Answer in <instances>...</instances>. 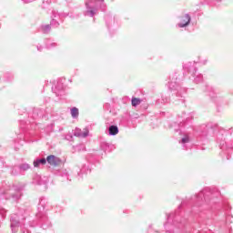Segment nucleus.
<instances>
[{
  "mask_svg": "<svg viewBox=\"0 0 233 233\" xmlns=\"http://www.w3.org/2000/svg\"><path fill=\"white\" fill-rule=\"evenodd\" d=\"M46 161L51 167H57L61 165V159L54 155H50L46 157Z\"/></svg>",
  "mask_w": 233,
  "mask_h": 233,
  "instance_id": "nucleus-1",
  "label": "nucleus"
},
{
  "mask_svg": "<svg viewBox=\"0 0 233 233\" xmlns=\"http://www.w3.org/2000/svg\"><path fill=\"white\" fill-rule=\"evenodd\" d=\"M189 24H190V15H185L180 17L178 26L180 28H184V26H188Z\"/></svg>",
  "mask_w": 233,
  "mask_h": 233,
  "instance_id": "nucleus-2",
  "label": "nucleus"
},
{
  "mask_svg": "<svg viewBox=\"0 0 233 233\" xmlns=\"http://www.w3.org/2000/svg\"><path fill=\"white\" fill-rule=\"evenodd\" d=\"M109 134L110 136H117V134H119V129L117 128V126H111L109 127Z\"/></svg>",
  "mask_w": 233,
  "mask_h": 233,
  "instance_id": "nucleus-3",
  "label": "nucleus"
},
{
  "mask_svg": "<svg viewBox=\"0 0 233 233\" xmlns=\"http://www.w3.org/2000/svg\"><path fill=\"white\" fill-rule=\"evenodd\" d=\"M33 165L35 168H38L39 165H46V159L42 158L39 160H35V161H34Z\"/></svg>",
  "mask_w": 233,
  "mask_h": 233,
  "instance_id": "nucleus-4",
  "label": "nucleus"
},
{
  "mask_svg": "<svg viewBox=\"0 0 233 233\" xmlns=\"http://www.w3.org/2000/svg\"><path fill=\"white\" fill-rule=\"evenodd\" d=\"M132 106H137V105H141V99L137 97H133L131 100Z\"/></svg>",
  "mask_w": 233,
  "mask_h": 233,
  "instance_id": "nucleus-5",
  "label": "nucleus"
},
{
  "mask_svg": "<svg viewBox=\"0 0 233 233\" xmlns=\"http://www.w3.org/2000/svg\"><path fill=\"white\" fill-rule=\"evenodd\" d=\"M71 116L72 117H77L79 116V109H77V107H73L71 109Z\"/></svg>",
  "mask_w": 233,
  "mask_h": 233,
  "instance_id": "nucleus-6",
  "label": "nucleus"
},
{
  "mask_svg": "<svg viewBox=\"0 0 233 233\" xmlns=\"http://www.w3.org/2000/svg\"><path fill=\"white\" fill-rule=\"evenodd\" d=\"M88 136V129H85V131L82 133L83 137H86Z\"/></svg>",
  "mask_w": 233,
  "mask_h": 233,
  "instance_id": "nucleus-7",
  "label": "nucleus"
},
{
  "mask_svg": "<svg viewBox=\"0 0 233 233\" xmlns=\"http://www.w3.org/2000/svg\"><path fill=\"white\" fill-rule=\"evenodd\" d=\"M182 143H188V137L182 138Z\"/></svg>",
  "mask_w": 233,
  "mask_h": 233,
  "instance_id": "nucleus-8",
  "label": "nucleus"
}]
</instances>
